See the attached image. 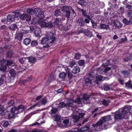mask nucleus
Returning <instances> with one entry per match:
<instances>
[{
	"instance_id": "f257e3e1",
	"label": "nucleus",
	"mask_w": 132,
	"mask_h": 132,
	"mask_svg": "<svg viewBox=\"0 0 132 132\" xmlns=\"http://www.w3.org/2000/svg\"><path fill=\"white\" fill-rule=\"evenodd\" d=\"M55 34L52 32H50L47 34L46 37L43 38L41 41V43L42 45L46 44L45 46H43V47H39V48H46L49 47L48 43H53L56 40V38L55 37Z\"/></svg>"
},
{
	"instance_id": "f03ea898",
	"label": "nucleus",
	"mask_w": 132,
	"mask_h": 132,
	"mask_svg": "<svg viewBox=\"0 0 132 132\" xmlns=\"http://www.w3.org/2000/svg\"><path fill=\"white\" fill-rule=\"evenodd\" d=\"M90 20L84 18L83 17H80L78 18L77 20V25L80 27H84L87 25L86 24H89Z\"/></svg>"
},
{
	"instance_id": "7ed1b4c3",
	"label": "nucleus",
	"mask_w": 132,
	"mask_h": 132,
	"mask_svg": "<svg viewBox=\"0 0 132 132\" xmlns=\"http://www.w3.org/2000/svg\"><path fill=\"white\" fill-rule=\"evenodd\" d=\"M103 123L100 120L95 124H93L92 126L95 128V130L97 131H100L103 129H105L107 128H106V125H105L102 126Z\"/></svg>"
},
{
	"instance_id": "20e7f679",
	"label": "nucleus",
	"mask_w": 132,
	"mask_h": 132,
	"mask_svg": "<svg viewBox=\"0 0 132 132\" xmlns=\"http://www.w3.org/2000/svg\"><path fill=\"white\" fill-rule=\"evenodd\" d=\"M123 108L120 109L119 110L116 111L115 113V115L114 116V118L116 120H121L122 118L126 116L124 112H123Z\"/></svg>"
},
{
	"instance_id": "39448f33",
	"label": "nucleus",
	"mask_w": 132,
	"mask_h": 132,
	"mask_svg": "<svg viewBox=\"0 0 132 132\" xmlns=\"http://www.w3.org/2000/svg\"><path fill=\"white\" fill-rule=\"evenodd\" d=\"M78 33H82L86 36H89L90 38L93 36L92 32L89 31L88 28L85 29L84 28H82L78 31Z\"/></svg>"
},
{
	"instance_id": "423d86ee",
	"label": "nucleus",
	"mask_w": 132,
	"mask_h": 132,
	"mask_svg": "<svg viewBox=\"0 0 132 132\" xmlns=\"http://www.w3.org/2000/svg\"><path fill=\"white\" fill-rule=\"evenodd\" d=\"M52 28H54L55 26H59L62 24V19L61 18H57L54 19V21L53 22H51Z\"/></svg>"
},
{
	"instance_id": "0eeeda50",
	"label": "nucleus",
	"mask_w": 132,
	"mask_h": 132,
	"mask_svg": "<svg viewBox=\"0 0 132 132\" xmlns=\"http://www.w3.org/2000/svg\"><path fill=\"white\" fill-rule=\"evenodd\" d=\"M107 62L105 63H103V65L104 67V69H101L100 70H99V71H103L105 73L108 72L111 69V68L110 67H109L108 66L110 64V61L108 60L107 61Z\"/></svg>"
},
{
	"instance_id": "6e6552de",
	"label": "nucleus",
	"mask_w": 132,
	"mask_h": 132,
	"mask_svg": "<svg viewBox=\"0 0 132 132\" xmlns=\"http://www.w3.org/2000/svg\"><path fill=\"white\" fill-rule=\"evenodd\" d=\"M77 8L79 11L81 12L82 16L83 17V18L91 20V18L90 15H87L85 10H83L78 7H77Z\"/></svg>"
},
{
	"instance_id": "1a4fd4ad",
	"label": "nucleus",
	"mask_w": 132,
	"mask_h": 132,
	"mask_svg": "<svg viewBox=\"0 0 132 132\" xmlns=\"http://www.w3.org/2000/svg\"><path fill=\"white\" fill-rule=\"evenodd\" d=\"M31 30L33 31L36 37L40 36L41 33L40 28L39 27H34L32 28Z\"/></svg>"
},
{
	"instance_id": "9d476101",
	"label": "nucleus",
	"mask_w": 132,
	"mask_h": 132,
	"mask_svg": "<svg viewBox=\"0 0 132 132\" xmlns=\"http://www.w3.org/2000/svg\"><path fill=\"white\" fill-rule=\"evenodd\" d=\"M37 10L38 13L37 15V16L40 19H43L45 17L44 15V12L42 11L40 8L36 9Z\"/></svg>"
},
{
	"instance_id": "9b49d317",
	"label": "nucleus",
	"mask_w": 132,
	"mask_h": 132,
	"mask_svg": "<svg viewBox=\"0 0 132 132\" xmlns=\"http://www.w3.org/2000/svg\"><path fill=\"white\" fill-rule=\"evenodd\" d=\"M20 18L22 20H26L27 21H30L31 19V16L28 14H23L20 16Z\"/></svg>"
},
{
	"instance_id": "f8f14e48",
	"label": "nucleus",
	"mask_w": 132,
	"mask_h": 132,
	"mask_svg": "<svg viewBox=\"0 0 132 132\" xmlns=\"http://www.w3.org/2000/svg\"><path fill=\"white\" fill-rule=\"evenodd\" d=\"M123 108L122 111L124 112L126 116L129 112L130 114H132V106H126Z\"/></svg>"
},
{
	"instance_id": "ddd939ff",
	"label": "nucleus",
	"mask_w": 132,
	"mask_h": 132,
	"mask_svg": "<svg viewBox=\"0 0 132 132\" xmlns=\"http://www.w3.org/2000/svg\"><path fill=\"white\" fill-rule=\"evenodd\" d=\"M65 107L69 110H71L75 107V105L73 104V102L69 101L65 103Z\"/></svg>"
},
{
	"instance_id": "4468645a",
	"label": "nucleus",
	"mask_w": 132,
	"mask_h": 132,
	"mask_svg": "<svg viewBox=\"0 0 132 132\" xmlns=\"http://www.w3.org/2000/svg\"><path fill=\"white\" fill-rule=\"evenodd\" d=\"M13 51L12 50H10L7 52L5 57L6 59H10L13 57Z\"/></svg>"
},
{
	"instance_id": "2eb2a0df",
	"label": "nucleus",
	"mask_w": 132,
	"mask_h": 132,
	"mask_svg": "<svg viewBox=\"0 0 132 132\" xmlns=\"http://www.w3.org/2000/svg\"><path fill=\"white\" fill-rule=\"evenodd\" d=\"M111 120L112 119L111 116L109 115L101 118L100 120L103 123L107 121H109Z\"/></svg>"
},
{
	"instance_id": "dca6fc26",
	"label": "nucleus",
	"mask_w": 132,
	"mask_h": 132,
	"mask_svg": "<svg viewBox=\"0 0 132 132\" xmlns=\"http://www.w3.org/2000/svg\"><path fill=\"white\" fill-rule=\"evenodd\" d=\"M100 68H98L96 69V72L95 73V72H94L93 71H91L90 72H89L88 74V76L89 77V78H92L93 79L95 77H96V75L97 74V72H96V71L97 70V72L100 69Z\"/></svg>"
},
{
	"instance_id": "f3484780",
	"label": "nucleus",
	"mask_w": 132,
	"mask_h": 132,
	"mask_svg": "<svg viewBox=\"0 0 132 132\" xmlns=\"http://www.w3.org/2000/svg\"><path fill=\"white\" fill-rule=\"evenodd\" d=\"M121 73L125 78L128 77L130 74L129 71L127 70H122Z\"/></svg>"
},
{
	"instance_id": "a211bd4d",
	"label": "nucleus",
	"mask_w": 132,
	"mask_h": 132,
	"mask_svg": "<svg viewBox=\"0 0 132 132\" xmlns=\"http://www.w3.org/2000/svg\"><path fill=\"white\" fill-rule=\"evenodd\" d=\"M72 120L74 123L78 122L80 118V116L76 114L73 115L72 116Z\"/></svg>"
},
{
	"instance_id": "6ab92c4d",
	"label": "nucleus",
	"mask_w": 132,
	"mask_h": 132,
	"mask_svg": "<svg viewBox=\"0 0 132 132\" xmlns=\"http://www.w3.org/2000/svg\"><path fill=\"white\" fill-rule=\"evenodd\" d=\"M51 22H50L49 23H46L44 22L42 23L41 26L43 27L49 28H52V26H51Z\"/></svg>"
},
{
	"instance_id": "aec40b11",
	"label": "nucleus",
	"mask_w": 132,
	"mask_h": 132,
	"mask_svg": "<svg viewBox=\"0 0 132 132\" xmlns=\"http://www.w3.org/2000/svg\"><path fill=\"white\" fill-rule=\"evenodd\" d=\"M25 107L24 106L22 105H19L18 107H16L17 112V113H20L22 112L24 109Z\"/></svg>"
},
{
	"instance_id": "412c9836",
	"label": "nucleus",
	"mask_w": 132,
	"mask_h": 132,
	"mask_svg": "<svg viewBox=\"0 0 132 132\" xmlns=\"http://www.w3.org/2000/svg\"><path fill=\"white\" fill-rule=\"evenodd\" d=\"M92 79L88 77L85 80V85L86 86H89L92 84Z\"/></svg>"
},
{
	"instance_id": "4be33fe9",
	"label": "nucleus",
	"mask_w": 132,
	"mask_h": 132,
	"mask_svg": "<svg viewBox=\"0 0 132 132\" xmlns=\"http://www.w3.org/2000/svg\"><path fill=\"white\" fill-rule=\"evenodd\" d=\"M26 12L28 14L32 15L35 14L36 11L34 10L28 8L26 11Z\"/></svg>"
},
{
	"instance_id": "5701e85b",
	"label": "nucleus",
	"mask_w": 132,
	"mask_h": 132,
	"mask_svg": "<svg viewBox=\"0 0 132 132\" xmlns=\"http://www.w3.org/2000/svg\"><path fill=\"white\" fill-rule=\"evenodd\" d=\"M118 85V84H112L110 85V89L112 90L118 91V88L117 87Z\"/></svg>"
},
{
	"instance_id": "b1692460",
	"label": "nucleus",
	"mask_w": 132,
	"mask_h": 132,
	"mask_svg": "<svg viewBox=\"0 0 132 132\" xmlns=\"http://www.w3.org/2000/svg\"><path fill=\"white\" fill-rule=\"evenodd\" d=\"M23 37V35L21 33H18L16 34L15 38L20 41H21L22 40Z\"/></svg>"
},
{
	"instance_id": "393cba45",
	"label": "nucleus",
	"mask_w": 132,
	"mask_h": 132,
	"mask_svg": "<svg viewBox=\"0 0 132 132\" xmlns=\"http://www.w3.org/2000/svg\"><path fill=\"white\" fill-rule=\"evenodd\" d=\"M7 19L9 22H12L14 19V16L13 14H9Z\"/></svg>"
},
{
	"instance_id": "a878e982",
	"label": "nucleus",
	"mask_w": 132,
	"mask_h": 132,
	"mask_svg": "<svg viewBox=\"0 0 132 132\" xmlns=\"http://www.w3.org/2000/svg\"><path fill=\"white\" fill-rule=\"evenodd\" d=\"M66 73L68 75V80H70L74 76L70 72L69 70L67 69L66 70Z\"/></svg>"
},
{
	"instance_id": "bb28decb",
	"label": "nucleus",
	"mask_w": 132,
	"mask_h": 132,
	"mask_svg": "<svg viewBox=\"0 0 132 132\" xmlns=\"http://www.w3.org/2000/svg\"><path fill=\"white\" fill-rule=\"evenodd\" d=\"M32 28L29 26H25L22 27V29L24 31L25 33L28 32L29 30H31Z\"/></svg>"
},
{
	"instance_id": "cd10ccee",
	"label": "nucleus",
	"mask_w": 132,
	"mask_h": 132,
	"mask_svg": "<svg viewBox=\"0 0 132 132\" xmlns=\"http://www.w3.org/2000/svg\"><path fill=\"white\" fill-rule=\"evenodd\" d=\"M28 59L29 61V63H35L37 62L36 59L32 56L28 57Z\"/></svg>"
},
{
	"instance_id": "c85d7f7f",
	"label": "nucleus",
	"mask_w": 132,
	"mask_h": 132,
	"mask_svg": "<svg viewBox=\"0 0 132 132\" xmlns=\"http://www.w3.org/2000/svg\"><path fill=\"white\" fill-rule=\"evenodd\" d=\"M66 76V73L64 72L61 73H60L59 77L63 80H64V79Z\"/></svg>"
},
{
	"instance_id": "c756f323",
	"label": "nucleus",
	"mask_w": 132,
	"mask_h": 132,
	"mask_svg": "<svg viewBox=\"0 0 132 132\" xmlns=\"http://www.w3.org/2000/svg\"><path fill=\"white\" fill-rule=\"evenodd\" d=\"M80 71V69L78 66L74 67L72 71V72L74 74L78 73Z\"/></svg>"
},
{
	"instance_id": "7c9ffc66",
	"label": "nucleus",
	"mask_w": 132,
	"mask_h": 132,
	"mask_svg": "<svg viewBox=\"0 0 132 132\" xmlns=\"http://www.w3.org/2000/svg\"><path fill=\"white\" fill-rule=\"evenodd\" d=\"M6 79L5 76V75H1V76L0 77V85H1L3 83L5 80Z\"/></svg>"
},
{
	"instance_id": "2f4dec72",
	"label": "nucleus",
	"mask_w": 132,
	"mask_h": 132,
	"mask_svg": "<svg viewBox=\"0 0 132 132\" xmlns=\"http://www.w3.org/2000/svg\"><path fill=\"white\" fill-rule=\"evenodd\" d=\"M123 61L125 62H128L129 61L132 60V54L130 55L128 57L123 58Z\"/></svg>"
},
{
	"instance_id": "473e14b6",
	"label": "nucleus",
	"mask_w": 132,
	"mask_h": 132,
	"mask_svg": "<svg viewBox=\"0 0 132 132\" xmlns=\"http://www.w3.org/2000/svg\"><path fill=\"white\" fill-rule=\"evenodd\" d=\"M81 56V54L79 52H76L75 53L74 59L77 60H79L80 59Z\"/></svg>"
},
{
	"instance_id": "72a5a7b5",
	"label": "nucleus",
	"mask_w": 132,
	"mask_h": 132,
	"mask_svg": "<svg viewBox=\"0 0 132 132\" xmlns=\"http://www.w3.org/2000/svg\"><path fill=\"white\" fill-rule=\"evenodd\" d=\"M114 24L116 27H121L122 26V24L119 21L114 22Z\"/></svg>"
},
{
	"instance_id": "f704fd0d",
	"label": "nucleus",
	"mask_w": 132,
	"mask_h": 132,
	"mask_svg": "<svg viewBox=\"0 0 132 132\" xmlns=\"http://www.w3.org/2000/svg\"><path fill=\"white\" fill-rule=\"evenodd\" d=\"M110 102L109 100H106L105 99H104L102 102V103L103 105L104 106L106 107H107L108 106Z\"/></svg>"
},
{
	"instance_id": "c9c22d12",
	"label": "nucleus",
	"mask_w": 132,
	"mask_h": 132,
	"mask_svg": "<svg viewBox=\"0 0 132 132\" xmlns=\"http://www.w3.org/2000/svg\"><path fill=\"white\" fill-rule=\"evenodd\" d=\"M38 44V42L37 40H32L31 43V46L32 47H35Z\"/></svg>"
},
{
	"instance_id": "e433bc0d",
	"label": "nucleus",
	"mask_w": 132,
	"mask_h": 132,
	"mask_svg": "<svg viewBox=\"0 0 132 132\" xmlns=\"http://www.w3.org/2000/svg\"><path fill=\"white\" fill-rule=\"evenodd\" d=\"M31 42V40L29 38H26L24 40L23 43L24 44L26 45H28Z\"/></svg>"
},
{
	"instance_id": "4c0bfd02",
	"label": "nucleus",
	"mask_w": 132,
	"mask_h": 132,
	"mask_svg": "<svg viewBox=\"0 0 132 132\" xmlns=\"http://www.w3.org/2000/svg\"><path fill=\"white\" fill-rule=\"evenodd\" d=\"M61 11L60 10L58 9L56 10L54 13V15L56 16H59L61 15Z\"/></svg>"
},
{
	"instance_id": "58836bf2",
	"label": "nucleus",
	"mask_w": 132,
	"mask_h": 132,
	"mask_svg": "<svg viewBox=\"0 0 132 132\" xmlns=\"http://www.w3.org/2000/svg\"><path fill=\"white\" fill-rule=\"evenodd\" d=\"M9 72L12 77H14L16 75V72L13 69H10Z\"/></svg>"
},
{
	"instance_id": "ea45409f",
	"label": "nucleus",
	"mask_w": 132,
	"mask_h": 132,
	"mask_svg": "<svg viewBox=\"0 0 132 132\" xmlns=\"http://www.w3.org/2000/svg\"><path fill=\"white\" fill-rule=\"evenodd\" d=\"M9 28L10 29L14 31L17 28V27L16 23H14L13 24L10 25L9 27Z\"/></svg>"
},
{
	"instance_id": "a19ab883",
	"label": "nucleus",
	"mask_w": 132,
	"mask_h": 132,
	"mask_svg": "<svg viewBox=\"0 0 132 132\" xmlns=\"http://www.w3.org/2000/svg\"><path fill=\"white\" fill-rule=\"evenodd\" d=\"M89 129V127L87 125H85V126L82 127L80 129V132H84Z\"/></svg>"
},
{
	"instance_id": "79ce46f5",
	"label": "nucleus",
	"mask_w": 132,
	"mask_h": 132,
	"mask_svg": "<svg viewBox=\"0 0 132 132\" xmlns=\"http://www.w3.org/2000/svg\"><path fill=\"white\" fill-rule=\"evenodd\" d=\"M89 98V97L86 94H84L83 96L82 100L84 102L88 100Z\"/></svg>"
},
{
	"instance_id": "37998d69",
	"label": "nucleus",
	"mask_w": 132,
	"mask_h": 132,
	"mask_svg": "<svg viewBox=\"0 0 132 132\" xmlns=\"http://www.w3.org/2000/svg\"><path fill=\"white\" fill-rule=\"evenodd\" d=\"M47 102V98L45 97L42 99L40 103L42 105H44Z\"/></svg>"
},
{
	"instance_id": "c03bdc74",
	"label": "nucleus",
	"mask_w": 132,
	"mask_h": 132,
	"mask_svg": "<svg viewBox=\"0 0 132 132\" xmlns=\"http://www.w3.org/2000/svg\"><path fill=\"white\" fill-rule=\"evenodd\" d=\"M103 88L104 90L108 91L110 90V87L108 84H105L104 85Z\"/></svg>"
},
{
	"instance_id": "a18cd8bd",
	"label": "nucleus",
	"mask_w": 132,
	"mask_h": 132,
	"mask_svg": "<svg viewBox=\"0 0 132 132\" xmlns=\"http://www.w3.org/2000/svg\"><path fill=\"white\" fill-rule=\"evenodd\" d=\"M76 2L77 4L81 6H83L85 3V1L84 0H78Z\"/></svg>"
},
{
	"instance_id": "49530a36",
	"label": "nucleus",
	"mask_w": 132,
	"mask_h": 132,
	"mask_svg": "<svg viewBox=\"0 0 132 132\" xmlns=\"http://www.w3.org/2000/svg\"><path fill=\"white\" fill-rule=\"evenodd\" d=\"M62 11L65 12L66 11L70 10V8L68 6H63L62 8Z\"/></svg>"
},
{
	"instance_id": "de8ad7c7",
	"label": "nucleus",
	"mask_w": 132,
	"mask_h": 132,
	"mask_svg": "<svg viewBox=\"0 0 132 132\" xmlns=\"http://www.w3.org/2000/svg\"><path fill=\"white\" fill-rule=\"evenodd\" d=\"M71 13V11L70 10L66 11L65 15V18H67L68 19L70 17Z\"/></svg>"
},
{
	"instance_id": "09e8293b",
	"label": "nucleus",
	"mask_w": 132,
	"mask_h": 132,
	"mask_svg": "<svg viewBox=\"0 0 132 132\" xmlns=\"http://www.w3.org/2000/svg\"><path fill=\"white\" fill-rule=\"evenodd\" d=\"M1 22L3 23L8 24H9L8 21L7 20V19L3 18L1 19Z\"/></svg>"
},
{
	"instance_id": "8fccbe9b",
	"label": "nucleus",
	"mask_w": 132,
	"mask_h": 132,
	"mask_svg": "<svg viewBox=\"0 0 132 132\" xmlns=\"http://www.w3.org/2000/svg\"><path fill=\"white\" fill-rule=\"evenodd\" d=\"M101 28H102V29H107L109 28V26L108 25H106L104 24H101Z\"/></svg>"
},
{
	"instance_id": "3c124183",
	"label": "nucleus",
	"mask_w": 132,
	"mask_h": 132,
	"mask_svg": "<svg viewBox=\"0 0 132 132\" xmlns=\"http://www.w3.org/2000/svg\"><path fill=\"white\" fill-rule=\"evenodd\" d=\"M57 110L58 109L57 108L52 107V109L51 110V114H55Z\"/></svg>"
},
{
	"instance_id": "603ef678",
	"label": "nucleus",
	"mask_w": 132,
	"mask_h": 132,
	"mask_svg": "<svg viewBox=\"0 0 132 132\" xmlns=\"http://www.w3.org/2000/svg\"><path fill=\"white\" fill-rule=\"evenodd\" d=\"M75 64V62L73 60H72L70 61L69 63V67L72 68Z\"/></svg>"
},
{
	"instance_id": "864d4df0",
	"label": "nucleus",
	"mask_w": 132,
	"mask_h": 132,
	"mask_svg": "<svg viewBox=\"0 0 132 132\" xmlns=\"http://www.w3.org/2000/svg\"><path fill=\"white\" fill-rule=\"evenodd\" d=\"M31 79V78L30 77H28L26 79L20 81V82L22 84H24L26 83L27 81H29Z\"/></svg>"
},
{
	"instance_id": "5fc2aeb1",
	"label": "nucleus",
	"mask_w": 132,
	"mask_h": 132,
	"mask_svg": "<svg viewBox=\"0 0 132 132\" xmlns=\"http://www.w3.org/2000/svg\"><path fill=\"white\" fill-rule=\"evenodd\" d=\"M122 21L123 23L125 25H129L130 23V21H128L126 18L124 19Z\"/></svg>"
},
{
	"instance_id": "6e6d98bb",
	"label": "nucleus",
	"mask_w": 132,
	"mask_h": 132,
	"mask_svg": "<svg viewBox=\"0 0 132 132\" xmlns=\"http://www.w3.org/2000/svg\"><path fill=\"white\" fill-rule=\"evenodd\" d=\"M118 80L119 83L121 85H123L124 84L125 81L123 79L119 78H118Z\"/></svg>"
},
{
	"instance_id": "4d7b16f0",
	"label": "nucleus",
	"mask_w": 132,
	"mask_h": 132,
	"mask_svg": "<svg viewBox=\"0 0 132 132\" xmlns=\"http://www.w3.org/2000/svg\"><path fill=\"white\" fill-rule=\"evenodd\" d=\"M55 120V121L58 122V121H59L61 119V118L57 114H56L54 117Z\"/></svg>"
},
{
	"instance_id": "13d9d810",
	"label": "nucleus",
	"mask_w": 132,
	"mask_h": 132,
	"mask_svg": "<svg viewBox=\"0 0 132 132\" xmlns=\"http://www.w3.org/2000/svg\"><path fill=\"white\" fill-rule=\"evenodd\" d=\"M65 103L64 102L60 103L58 105V107L62 108L65 107Z\"/></svg>"
},
{
	"instance_id": "bf43d9fd",
	"label": "nucleus",
	"mask_w": 132,
	"mask_h": 132,
	"mask_svg": "<svg viewBox=\"0 0 132 132\" xmlns=\"http://www.w3.org/2000/svg\"><path fill=\"white\" fill-rule=\"evenodd\" d=\"M131 81L130 80H129L128 82H126L125 84L126 86L129 88H131Z\"/></svg>"
},
{
	"instance_id": "052dcab7",
	"label": "nucleus",
	"mask_w": 132,
	"mask_h": 132,
	"mask_svg": "<svg viewBox=\"0 0 132 132\" xmlns=\"http://www.w3.org/2000/svg\"><path fill=\"white\" fill-rule=\"evenodd\" d=\"M96 78V80L97 81H101L102 80L103 77L102 76L100 75H98V76H96V77H95Z\"/></svg>"
},
{
	"instance_id": "680f3d73",
	"label": "nucleus",
	"mask_w": 132,
	"mask_h": 132,
	"mask_svg": "<svg viewBox=\"0 0 132 132\" xmlns=\"http://www.w3.org/2000/svg\"><path fill=\"white\" fill-rule=\"evenodd\" d=\"M6 68L5 65H1L0 70L1 71L3 72H5L6 70Z\"/></svg>"
},
{
	"instance_id": "e2e57ef3",
	"label": "nucleus",
	"mask_w": 132,
	"mask_h": 132,
	"mask_svg": "<svg viewBox=\"0 0 132 132\" xmlns=\"http://www.w3.org/2000/svg\"><path fill=\"white\" fill-rule=\"evenodd\" d=\"M15 113H17L11 112L10 113L8 114V115L9 118L11 119L13 118L15 116Z\"/></svg>"
},
{
	"instance_id": "0e129e2a",
	"label": "nucleus",
	"mask_w": 132,
	"mask_h": 132,
	"mask_svg": "<svg viewBox=\"0 0 132 132\" xmlns=\"http://www.w3.org/2000/svg\"><path fill=\"white\" fill-rule=\"evenodd\" d=\"M6 62H7L6 64L7 65H11L12 64H13V61L12 60H8L7 59Z\"/></svg>"
},
{
	"instance_id": "69168bd1",
	"label": "nucleus",
	"mask_w": 132,
	"mask_h": 132,
	"mask_svg": "<svg viewBox=\"0 0 132 132\" xmlns=\"http://www.w3.org/2000/svg\"><path fill=\"white\" fill-rule=\"evenodd\" d=\"M85 61L84 60H80L78 62V64L80 66H82L84 65Z\"/></svg>"
},
{
	"instance_id": "338daca9",
	"label": "nucleus",
	"mask_w": 132,
	"mask_h": 132,
	"mask_svg": "<svg viewBox=\"0 0 132 132\" xmlns=\"http://www.w3.org/2000/svg\"><path fill=\"white\" fill-rule=\"evenodd\" d=\"M9 125V123L7 121H5L3 123V126L5 128H6Z\"/></svg>"
},
{
	"instance_id": "774afa93",
	"label": "nucleus",
	"mask_w": 132,
	"mask_h": 132,
	"mask_svg": "<svg viewBox=\"0 0 132 132\" xmlns=\"http://www.w3.org/2000/svg\"><path fill=\"white\" fill-rule=\"evenodd\" d=\"M81 100L80 98H76L75 100V102L78 104H80L81 102Z\"/></svg>"
}]
</instances>
